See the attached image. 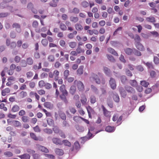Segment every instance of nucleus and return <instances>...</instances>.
I'll use <instances>...</instances> for the list:
<instances>
[{"instance_id":"9d476101","label":"nucleus","mask_w":159,"mask_h":159,"mask_svg":"<svg viewBox=\"0 0 159 159\" xmlns=\"http://www.w3.org/2000/svg\"><path fill=\"white\" fill-rule=\"evenodd\" d=\"M135 45L136 48L139 50L143 51L145 50V48L144 46L140 42L135 43Z\"/></svg>"},{"instance_id":"cd10ccee","label":"nucleus","mask_w":159,"mask_h":159,"mask_svg":"<svg viewBox=\"0 0 159 159\" xmlns=\"http://www.w3.org/2000/svg\"><path fill=\"white\" fill-rule=\"evenodd\" d=\"M19 95L20 98H23L27 96V93L26 92L22 91L20 93Z\"/></svg>"},{"instance_id":"5fc2aeb1","label":"nucleus","mask_w":159,"mask_h":159,"mask_svg":"<svg viewBox=\"0 0 159 159\" xmlns=\"http://www.w3.org/2000/svg\"><path fill=\"white\" fill-rule=\"evenodd\" d=\"M41 43L44 46L46 47L48 44V40L46 39H43L41 41Z\"/></svg>"},{"instance_id":"473e14b6","label":"nucleus","mask_w":159,"mask_h":159,"mask_svg":"<svg viewBox=\"0 0 159 159\" xmlns=\"http://www.w3.org/2000/svg\"><path fill=\"white\" fill-rule=\"evenodd\" d=\"M76 129L80 132H82L84 131V128L83 126L79 125H76L75 126Z\"/></svg>"},{"instance_id":"7ed1b4c3","label":"nucleus","mask_w":159,"mask_h":159,"mask_svg":"<svg viewBox=\"0 0 159 159\" xmlns=\"http://www.w3.org/2000/svg\"><path fill=\"white\" fill-rule=\"evenodd\" d=\"M74 83L76 85L77 88L79 91H82L84 90V86L83 83L81 81L75 80L74 81Z\"/></svg>"},{"instance_id":"6e6552de","label":"nucleus","mask_w":159,"mask_h":159,"mask_svg":"<svg viewBox=\"0 0 159 159\" xmlns=\"http://www.w3.org/2000/svg\"><path fill=\"white\" fill-rule=\"evenodd\" d=\"M13 28H15L17 33H20L21 32V29L20 25L17 23H15L12 25Z\"/></svg>"},{"instance_id":"13d9d810","label":"nucleus","mask_w":159,"mask_h":159,"mask_svg":"<svg viewBox=\"0 0 159 159\" xmlns=\"http://www.w3.org/2000/svg\"><path fill=\"white\" fill-rule=\"evenodd\" d=\"M27 78L28 79H30L33 75V73L31 71H30L26 73Z\"/></svg>"},{"instance_id":"8fccbe9b","label":"nucleus","mask_w":159,"mask_h":159,"mask_svg":"<svg viewBox=\"0 0 159 159\" xmlns=\"http://www.w3.org/2000/svg\"><path fill=\"white\" fill-rule=\"evenodd\" d=\"M120 80L122 83L124 84L127 80V78L125 75H122L120 77Z\"/></svg>"},{"instance_id":"5701e85b","label":"nucleus","mask_w":159,"mask_h":159,"mask_svg":"<svg viewBox=\"0 0 159 159\" xmlns=\"http://www.w3.org/2000/svg\"><path fill=\"white\" fill-rule=\"evenodd\" d=\"M84 66H81L78 69L77 71V74L79 75H80L83 74V72Z\"/></svg>"},{"instance_id":"37998d69","label":"nucleus","mask_w":159,"mask_h":159,"mask_svg":"<svg viewBox=\"0 0 159 159\" xmlns=\"http://www.w3.org/2000/svg\"><path fill=\"white\" fill-rule=\"evenodd\" d=\"M106 56L108 60L111 62H114L115 61V58L112 56L107 54Z\"/></svg>"},{"instance_id":"c85d7f7f","label":"nucleus","mask_w":159,"mask_h":159,"mask_svg":"<svg viewBox=\"0 0 159 159\" xmlns=\"http://www.w3.org/2000/svg\"><path fill=\"white\" fill-rule=\"evenodd\" d=\"M77 32L76 31H74L72 33H70L67 35L68 37L70 39H72L74 37V35L77 34Z\"/></svg>"},{"instance_id":"a211bd4d","label":"nucleus","mask_w":159,"mask_h":159,"mask_svg":"<svg viewBox=\"0 0 159 159\" xmlns=\"http://www.w3.org/2000/svg\"><path fill=\"white\" fill-rule=\"evenodd\" d=\"M13 125L15 127H21V122L18 121L16 120H13L12 122Z\"/></svg>"},{"instance_id":"423d86ee","label":"nucleus","mask_w":159,"mask_h":159,"mask_svg":"<svg viewBox=\"0 0 159 159\" xmlns=\"http://www.w3.org/2000/svg\"><path fill=\"white\" fill-rule=\"evenodd\" d=\"M109 84L111 88L112 89H116V84L114 79L111 78L109 81Z\"/></svg>"},{"instance_id":"49530a36","label":"nucleus","mask_w":159,"mask_h":159,"mask_svg":"<svg viewBox=\"0 0 159 159\" xmlns=\"http://www.w3.org/2000/svg\"><path fill=\"white\" fill-rule=\"evenodd\" d=\"M62 142V144L63 143L65 146H68L69 147L71 146V143L66 140H63Z\"/></svg>"},{"instance_id":"6e6d98bb","label":"nucleus","mask_w":159,"mask_h":159,"mask_svg":"<svg viewBox=\"0 0 159 159\" xmlns=\"http://www.w3.org/2000/svg\"><path fill=\"white\" fill-rule=\"evenodd\" d=\"M103 70L105 73L107 75H109L110 72L109 69L106 67H103Z\"/></svg>"},{"instance_id":"79ce46f5","label":"nucleus","mask_w":159,"mask_h":159,"mask_svg":"<svg viewBox=\"0 0 159 159\" xmlns=\"http://www.w3.org/2000/svg\"><path fill=\"white\" fill-rule=\"evenodd\" d=\"M113 97L114 101L115 102H119L120 98L118 94H114L113 95Z\"/></svg>"},{"instance_id":"f8f14e48","label":"nucleus","mask_w":159,"mask_h":159,"mask_svg":"<svg viewBox=\"0 0 159 159\" xmlns=\"http://www.w3.org/2000/svg\"><path fill=\"white\" fill-rule=\"evenodd\" d=\"M60 90L62 94L68 95V93L66 89L65 86L64 84L62 85L60 87Z\"/></svg>"},{"instance_id":"a878e982","label":"nucleus","mask_w":159,"mask_h":159,"mask_svg":"<svg viewBox=\"0 0 159 159\" xmlns=\"http://www.w3.org/2000/svg\"><path fill=\"white\" fill-rule=\"evenodd\" d=\"M75 29L78 31H80L83 29L82 25L79 23H76L75 25Z\"/></svg>"},{"instance_id":"69168bd1","label":"nucleus","mask_w":159,"mask_h":159,"mask_svg":"<svg viewBox=\"0 0 159 159\" xmlns=\"http://www.w3.org/2000/svg\"><path fill=\"white\" fill-rule=\"evenodd\" d=\"M69 71L68 70H65L64 72V76L65 79H66L67 78V77L69 75Z\"/></svg>"},{"instance_id":"2eb2a0df","label":"nucleus","mask_w":159,"mask_h":159,"mask_svg":"<svg viewBox=\"0 0 159 159\" xmlns=\"http://www.w3.org/2000/svg\"><path fill=\"white\" fill-rule=\"evenodd\" d=\"M10 92V89L9 88H6L2 91L1 94L2 96H5L7 94L9 93Z\"/></svg>"},{"instance_id":"aec40b11","label":"nucleus","mask_w":159,"mask_h":159,"mask_svg":"<svg viewBox=\"0 0 159 159\" xmlns=\"http://www.w3.org/2000/svg\"><path fill=\"white\" fill-rule=\"evenodd\" d=\"M108 51L110 53L116 56H118L117 53L112 48H107Z\"/></svg>"},{"instance_id":"ea45409f","label":"nucleus","mask_w":159,"mask_h":159,"mask_svg":"<svg viewBox=\"0 0 159 159\" xmlns=\"http://www.w3.org/2000/svg\"><path fill=\"white\" fill-rule=\"evenodd\" d=\"M140 84L143 87L147 88L149 85V83L145 80H142L141 81Z\"/></svg>"},{"instance_id":"c9c22d12","label":"nucleus","mask_w":159,"mask_h":159,"mask_svg":"<svg viewBox=\"0 0 159 159\" xmlns=\"http://www.w3.org/2000/svg\"><path fill=\"white\" fill-rule=\"evenodd\" d=\"M26 61L27 64L30 65H32L34 63V61L33 59L30 57L27 58L26 59Z\"/></svg>"},{"instance_id":"a18cd8bd","label":"nucleus","mask_w":159,"mask_h":159,"mask_svg":"<svg viewBox=\"0 0 159 159\" xmlns=\"http://www.w3.org/2000/svg\"><path fill=\"white\" fill-rule=\"evenodd\" d=\"M81 5L83 7L86 8L89 6V3L86 1H84L81 2Z\"/></svg>"},{"instance_id":"0eeeda50","label":"nucleus","mask_w":159,"mask_h":159,"mask_svg":"<svg viewBox=\"0 0 159 159\" xmlns=\"http://www.w3.org/2000/svg\"><path fill=\"white\" fill-rule=\"evenodd\" d=\"M52 142L57 145H61L62 142L61 140L59 138L54 137L52 139Z\"/></svg>"},{"instance_id":"6ab92c4d","label":"nucleus","mask_w":159,"mask_h":159,"mask_svg":"<svg viewBox=\"0 0 159 159\" xmlns=\"http://www.w3.org/2000/svg\"><path fill=\"white\" fill-rule=\"evenodd\" d=\"M76 91V87L74 85H72L70 89L69 92L72 95H73L75 93Z\"/></svg>"},{"instance_id":"1a4fd4ad","label":"nucleus","mask_w":159,"mask_h":159,"mask_svg":"<svg viewBox=\"0 0 159 159\" xmlns=\"http://www.w3.org/2000/svg\"><path fill=\"white\" fill-rule=\"evenodd\" d=\"M125 88L126 90L128 93H134L135 92V89L129 86H125Z\"/></svg>"},{"instance_id":"dca6fc26","label":"nucleus","mask_w":159,"mask_h":159,"mask_svg":"<svg viewBox=\"0 0 159 159\" xmlns=\"http://www.w3.org/2000/svg\"><path fill=\"white\" fill-rule=\"evenodd\" d=\"M56 154L59 156H62L64 154L63 150L58 148H56L55 150Z\"/></svg>"},{"instance_id":"58836bf2","label":"nucleus","mask_w":159,"mask_h":159,"mask_svg":"<svg viewBox=\"0 0 159 159\" xmlns=\"http://www.w3.org/2000/svg\"><path fill=\"white\" fill-rule=\"evenodd\" d=\"M146 20L148 22H155L156 20L155 18L153 16H150L146 18Z\"/></svg>"},{"instance_id":"7c9ffc66","label":"nucleus","mask_w":159,"mask_h":159,"mask_svg":"<svg viewBox=\"0 0 159 159\" xmlns=\"http://www.w3.org/2000/svg\"><path fill=\"white\" fill-rule=\"evenodd\" d=\"M47 121L48 124L49 126H52L54 125V121L52 119L50 118H48Z\"/></svg>"},{"instance_id":"72a5a7b5","label":"nucleus","mask_w":159,"mask_h":159,"mask_svg":"<svg viewBox=\"0 0 159 159\" xmlns=\"http://www.w3.org/2000/svg\"><path fill=\"white\" fill-rule=\"evenodd\" d=\"M91 89L93 92L96 94H98L99 93V91L98 89L94 85H92L91 86Z\"/></svg>"},{"instance_id":"20e7f679","label":"nucleus","mask_w":159,"mask_h":159,"mask_svg":"<svg viewBox=\"0 0 159 159\" xmlns=\"http://www.w3.org/2000/svg\"><path fill=\"white\" fill-rule=\"evenodd\" d=\"M118 116L117 114H115L113 116L112 120L114 121H115L117 120V123L118 124L120 125L121 124V122L122 120L123 117L122 116H121L119 117L118 118Z\"/></svg>"},{"instance_id":"f257e3e1","label":"nucleus","mask_w":159,"mask_h":159,"mask_svg":"<svg viewBox=\"0 0 159 159\" xmlns=\"http://www.w3.org/2000/svg\"><path fill=\"white\" fill-rule=\"evenodd\" d=\"M90 79L93 80L95 81L96 83L98 84L101 83L102 84H104L105 83L104 79L103 78L102 74L100 72H98V75L92 73L90 77Z\"/></svg>"},{"instance_id":"4d7b16f0","label":"nucleus","mask_w":159,"mask_h":159,"mask_svg":"<svg viewBox=\"0 0 159 159\" xmlns=\"http://www.w3.org/2000/svg\"><path fill=\"white\" fill-rule=\"evenodd\" d=\"M76 51L78 54H80L84 52V50L82 49L81 48L80 46H78L76 49Z\"/></svg>"},{"instance_id":"393cba45","label":"nucleus","mask_w":159,"mask_h":159,"mask_svg":"<svg viewBox=\"0 0 159 159\" xmlns=\"http://www.w3.org/2000/svg\"><path fill=\"white\" fill-rule=\"evenodd\" d=\"M133 39H134L135 41L134 44L136 43H138V42H140L141 41V39L139 36L137 34H135L134 38Z\"/></svg>"},{"instance_id":"39448f33","label":"nucleus","mask_w":159,"mask_h":159,"mask_svg":"<svg viewBox=\"0 0 159 159\" xmlns=\"http://www.w3.org/2000/svg\"><path fill=\"white\" fill-rule=\"evenodd\" d=\"M102 107L104 115L106 117L110 118L111 116V112L107 111L103 105H102Z\"/></svg>"},{"instance_id":"2f4dec72","label":"nucleus","mask_w":159,"mask_h":159,"mask_svg":"<svg viewBox=\"0 0 159 159\" xmlns=\"http://www.w3.org/2000/svg\"><path fill=\"white\" fill-rule=\"evenodd\" d=\"M33 69L34 70H38L42 68V63L39 62V63L38 66L37 65H34L33 66Z\"/></svg>"},{"instance_id":"4be33fe9","label":"nucleus","mask_w":159,"mask_h":159,"mask_svg":"<svg viewBox=\"0 0 159 159\" xmlns=\"http://www.w3.org/2000/svg\"><path fill=\"white\" fill-rule=\"evenodd\" d=\"M106 131L109 132H113L115 130V128L114 127H111L110 126H108L106 127L105 129Z\"/></svg>"},{"instance_id":"4468645a","label":"nucleus","mask_w":159,"mask_h":159,"mask_svg":"<svg viewBox=\"0 0 159 159\" xmlns=\"http://www.w3.org/2000/svg\"><path fill=\"white\" fill-rule=\"evenodd\" d=\"M38 147L39 150L43 152L46 153H48L49 152L48 149L43 146L39 145H38Z\"/></svg>"},{"instance_id":"bf43d9fd","label":"nucleus","mask_w":159,"mask_h":159,"mask_svg":"<svg viewBox=\"0 0 159 159\" xmlns=\"http://www.w3.org/2000/svg\"><path fill=\"white\" fill-rule=\"evenodd\" d=\"M26 82L24 84H22L20 87V90H25L27 88V87L26 84H25Z\"/></svg>"},{"instance_id":"de8ad7c7","label":"nucleus","mask_w":159,"mask_h":159,"mask_svg":"<svg viewBox=\"0 0 159 159\" xmlns=\"http://www.w3.org/2000/svg\"><path fill=\"white\" fill-rule=\"evenodd\" d=\"M52 129L54 132L56 134L59 133L61 130H60L58 127L57 126L53 125Z\"/></svg>"},{"instance_id":"680f3d73","label":"nucleus","mask_w":159,"mask_h":159,"mask_svg":"<svg viewBox=\"0 0 159 159\" xmlns=\"http://www.w3.org/2000/svg\"><path fill=\"white\" fill-rule=\"evenodd\" d=\"M44 132L48 134H51L52 133V130L50 129L46 128L43 129Z\"/></svg>"},{"instance_id":"774afa93","label":"nucleus","mask_w":159,"mask_h":159,"mask_svg":"<svg viewBox=\"0 0 159 159\" xmlns=\"http://www.w3.org/2000/svg\"><path fill=\"white\" fill-rule=\"evenodd\" d=\"M59 116L62 120H65L66 119V116L64 113L61 112L59 114Z\"/></svg>"},{"instance_id":"338daca9","label":"nucleus","mask_w":159,"mask_h":159,"mask_svg":"<svg viewBox=\"0 0 159 159\" xmlns=\"http://www.w3.org/2000/svg\"><path fill=\"white\" fill-rule=\"evenodd\" d=\"M143 63L145 64L148 68H153V65L152 62H147L145 63L144 62Z\"/></svg>"},{"instance_id":"a19ab883","label":"nucleus","mask_w":159,"mask_h":159,"mask_svg":"<svg viewBox=\"0 0 159 159\" xmlns=\"http://www.w3.org/2000/svg\"><path fill=\"white\" fill-rule=\"evenodd\" d=\"M70 20L71 22L76 23L79 20V18L77 17L71 16L70 17Z\"/></svg>"},{"instance_id":"412c9836","label":"nucleus","mask_w":159,"mask_h":159,"mask_svg":"<svg viewBox=\"0 0 159 159\" xmlns=\"http://www.w3.org/2000/svg\"><path fill=\"white\" fill-rule=\"evenodd\" d=\"M20 110V107L17 105L15 104L11 108V111L15 112L18 111Z\"/></svg>"},{"instance_id":"c756f323","label":"nucleus","mask_w":159,"mask_h":159,"mask_svg":"<svg viewBox=\"0 0 159 159\" xmlns=\"http://www.w3.org/2000/svg\"><path fill=\"white\" fill-rule=\"evenodd\" d=\"M87 99L85 95H83L81 96V102L83 105H85L86 104Z\"/></svg>"},{"instance_id":"c03bdc74","label":"nucleus","mask_w":159,"mask_h":159,"mask_svg":"<svg viewBox=\"0 0 159 159\" xmlns=\"http://www.w3.org/2000/svg\"><path fill=\"white\" fill-rule=\"evenodd\" d=\"M53 2L49 3L50 5L53 7H55L57 6V3L58 2V0H52Z\"/></svg>"},{"instance_id":"f704fd0d","label":"nucleus","mask_w":159,"mask_h":159,"mask_svg":"<svg viewBox=\"0 0 159 159\" xmlns=\"http://www.w3.org/2000/svg\"><path fill=\"white\" fill-rule=\"evenodd\" d=\"M133 53H134L135 55L137 56H141L142 55L141 52L134 48H133Z\"/></svg>"},{"instance_id":"9b49d317","label":"nucleus","mask_w":159,"mask_h":159,"mask_svg":"<svg viewBox=\"0 0 159 159\" xmlns=\"http://www.w3.org/2000/svg\"><path fill=\"white\" fill-rule=\"evenodd\" d=\"M68 95H65V94H62L59 95L60 98L66 104H67L68 102V101L66 97Z\"/></svg>"},{"instance_id":"bb28decb","label":"nucleus","mask_w":159,"mask_h":159,"mask_svg":"<svg viewBox=\"0 0 159 159\" xmlns=\"http://www.w3.org/2000/svg\"><path fill=\"white\" fill-rule=\"evenodd\" d=\"M80 145L78 141H76L74 144V146L73 147V150L74 149L76 150H79L80 148Z\"/></svg>"},{"instance_id":"864d4df0","label":"nucleus","mask_w":159,"mask_h":159,"mask_svg":"<svg viewBox=\"0 0 159 159\" xmlns=\"http://www.w3.org/2000/svg\"><path fill=\"white\" fill-rule=\"evenodd\" d=\"M96 101V99L94 96H91L90 97V102L92 104L94 103Z\"/></svg>"},{"instance_id":"3c124183","label":"nucleus","mask_w":159,"mask_h":159,"mask_svg":"<svg viewBox=\"0 0 159 159\" xmlns=\"http://www.w3.org/2000/svg\"><path fill=\"white\" fill-rule=\"evenodd\" d=\"M59 27L60 29L63 31L66 30L67 29V27L66 25L62 23H60Z\"/></svg>"},{"instance_id":"b1692460","label":"nucleus","mask_w":159,"mask_h":159,"mask_svg":"<svg viewBox=\"0 0 159 159\" xmlns=\"http://www.w3.org/2000/svg\"><path fill=\"white\" fill-rule=\"evenodd\" d=\"M19 157L21 159H30V155L27 153L19 156Z\"/></svg>"},{"instance_id":"603ef678","label":"nucleus","mask_w":159,"mask_h":159,"mask_svg":"<svg viewBox=\"0 0 159 159\" xmlns=\"http://www.w3.org/2000/svg\"><path fill=\"white\" fill-rule=\"evenodd\" d=\"M48 60L49 61L53 62L55 61V57L53 55H50L48 57Z\"/></svg>"},{"instance_id":"052dcab7","label":"nucleus","mask_w":159,"mask_h":159,"mask_svg":"<svg viewBox=\"0 0 159 159\" xmlns=\"http://www.w3.org/2000/svg\"><path fill=\"white\" fill-rule=\"evenodd\" d=\"M20 60L21 57L18 56H16L14 58V60L16 63H18L20 62Z\"/></svg>"},{"instance_id":"0e129e2a","label":"nucleus","mask_w":159,"mask_h":159,"mask_svg":"<svg viewBox=\"0 0 159 159\" xmlns=\"http://www.w3.org/2000/svg\"><path fill=\"white\" fill-rule=\"evenodd\" d=\"M129 83L132 86H134L137 85V82L135 80H130Z\"/></svg>"},{"instance_id":"09e8293b","label":"nucleus","mask_w":159,"mask_h":159,"mask_svg":"<svg viewBox=\"0 0 159 159\" xmlns=\"http://www.w3.org/2000/svg\"><path fill=\"white\" fill-rule=\"evenodd\" d=\"M22 121L24 123H27L29 121V117L27 116H23L21 117Z\"/></svg>"},{"instance_id":"e2e57ef3","label":"nucleus","mask_w":159,"mask_h":159,"mask_svg":"<svg viewBox=\"0 0 159 159\" xmlns=\"http://www.w3.org/2000/svg\"><path fill=\"white\" fill-rule=\"evenodd\" d=\"M122 27H119L117 29H116V30L114 32L113 34V35L115 36L116 35L119 33V31H120L122 30Z\"/></svg>"},{"instance_id":"4c0bfd02","label":"nucleus","mask_w":159,"mask_h":159,"mask_svg":"<svg viewBox=\"0 0 159 159\" xmlns=\"http://www.w3.org/2000/svg\"><path fill=\"white\" fill-rule=\"evenodd\" d=\"M69 46L71 48H75L77 45V43L75 42H71L68 43Z\"/></svg>"},{"instance_id":"ddd939ff","label":"nucleus","mask_w":159,"mask_h":159,"mask_svg":"<svg viewBox=\"0 0 159 159\" xmlns=\"http://www.w3.org/2000/svg\"><path fill=\"white\" fill-rule=\"evenodd\" d=\"M30 135L31 138H32L33 139L37 141L39 140L40 141H42L43 140V139L42 138H38L36 136V135L34 133H30Z\"/></svg>"},{"instance_id":"e433bc0d","label":"nucleus","mask_w":159,"mask_h":159,"mask_svg":"<svg viewBox=\"0 0 159 159\" xmlns=\"http://www.w3.org/2000/svg\"><path fill=\"white\" fill-rule=\"evenodd\" d=\"M44 106L45 107L49 109H51L53 107L52 105L51 104L50 102H44Z\"/></svg>"},{"instance_id":"f3484780","label":"nucleus","mask_w":159,"mask_h":159,"mask_svg":"<svg viewBox=\"0 0 159 159\" xmlns=\"http://www.w3.org/2000/svg\"><path fill=\"white\" fill-rule=\"evenodd\" d=\"M125 53L129 55H131L133 52V49H132L130 48H126L124 49Z\"/></svg>"},{"instance_id":"f03ea898","label":"nucleus","mask_w":159,"mask_h":159,"mask_svg":"<svg viewBox=\"0 0 159 159\" xmlns=\"http://www.w3.org/2000/svg\"><path fill=\"white\" fill-rule=\"evenodd\" d=\"M59 72L57 70H55L53 72H50L49 73V76L50 78H52L54 77L55 80L57 81L59 78Z\"/></svg>"}]
</instances>
